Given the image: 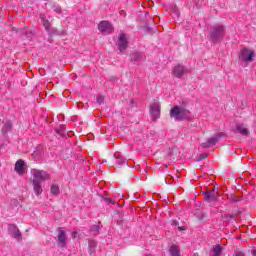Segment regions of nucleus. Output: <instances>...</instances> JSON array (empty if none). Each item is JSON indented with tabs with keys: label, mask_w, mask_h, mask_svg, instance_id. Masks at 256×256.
Returning <instances> with one entry per match:
<instances>
[{
	"label": "nucleus",
	"mask_w": 256,
	"mask_h": 256,
	"mask_svg": "<svg viewBox=\"0 0 256 256\" xmlns=\"http://www.w3.org/2000/svg\"><path fill=\"white\" fill-rule=\"evenodd\" d=\"M126 161L122 156H116V165L121 167V165H125Z\"/></svg>",
	"instance_id": "393cba45"
},
{
	"label": "nucleus",
	"mask_w": 256,
	"mask_h": 256,
	"mask_svg": "<svg viewBox=\"0 0 256 256\" xmlns=\"http://www.w3.org/2000/svg\"><path fill=\"white\" fill-rule=\"evenodd\" d=\"M149 29H150L149 26H147V25L144 26V30H145V31H149Z\"/></svg>",
	"instance_id": "4c0bfd02"
},
{
	"label": "nucleus",
	"mask_w": 256,
	"mask_h": 256,
	"mask_svg": "<svg viewBox=\"0 0 256 256\" xmlns=\"http://www.w3.org/2000/svg\"><path fill=\"white\" fill-rule=\"evenodd\" d=\"M99 231H101V226L99 225H93L90 228V233L91 235H94V237H96V235H99Z\"/></svg>",
	"instance_id": "b1692460"
},
{
	"label": "nucleus",
	"mask_w": 256,
	"mask_h": 256,
	"mask_svg": "<svg viewBox=\"0 0 256 256\" xmlns=\"http://www.w3.org/2000/svg\"><path fill=\"white\" fill-rule=\"evenodd\" d=\"M236 256H245V253L239 251V252H236Z\"/></svg>",
	"instance_id": "f704fd0d"
},
{
	"label": "nucleus",
	"mask_w": 256,
	"mask_h": 256,
	"mask_svg": "<svg viewBox=\"0 0 256 256\" xmlns=\"http://www.w3.org/2000/svg\"><path fill=\"white\" fill-rule=\"evenodd\" d=\"M207 37L211 43H221V41H223V37H225V26L217 25L211 27Z\"/></svg>",
	"instance_id": "f03ea898"
},
{
	"label": "nucleus",
	"mask_w": 256,
	"mask_h": 256,
	"mask_svg": "<svg viewBox=\"0 0 256 256\" xmlns=\"http://www.w3.org/2000/svg\"><path fill=\"white\" fill-rule=\"evenodd\" d=\"M239 59L243 63H253L255 61V51L245 47L240 51Z\"/></svg>",
	"instance_id": "20e7f679"
},
{
	"label": "nucleus",
	"mask_w": 256,
	"mask_h": 256,
	"mask_svg": "<svg viewBox=\"0 0 256 256\" xmlns=\"http://www.w3.org/2000/svg\"><path fill=\"white\" fill-rule=\"evenodd\" d=\"M170 179H173V177H170Z\"/></svg>",
	"instance_id": "c03bdc74"
},
{
	"label": "nucleus",
	"mask_w": 256,
	"mask_h": 256,
	"mask_svg": "<svg viewBox=\"0 0 256 256\" xmlns=\"http://www.w3.org/2000/svg\"><path fill=\"white\" fill-rule=\"evenodd\" d=\"M222 253L223 248L221 247V245L217 244L214 246L213 251L210 252V256H221Z\"/></svg>",
	"instance_id": "a211bd4d"
},
{
	"label": "nucleus",
	"mask_w": 256,
	"mask_h": 256,
	"mask_svg": "<svg viewBox=\"0 0 256 256\" xmlns=\"http://www.w3.org/2000/svg\"><path fill=\"white\" fill-rule=\"evenodd\" d=\"M224 136L225 134L222 132L215 134L213 137L209 138L206 143L203 144V147H213V145H217L219 139Z\"/></svg>",
	"instance_id": "9b49d317"
},
{
	"label": "nucleus",
	"mask_w": 256,
	"mask_h": 256,
	"mask_svg": "<svg viewBox=\"0 0 256 256\" xmlns=\"http://www.w3.org/2000/svg\"><path fill=\"white\" fill-rule=\"evenodd\" d=\"M31 173L33 175L32 181H36V183L49 180V174L44 170L32 169Z\"/></svg>",
	"instance_id": "423d86ee"
},
{
	"label": "nucleus",
	"mask_w": 256,
	"mask_h": 256,
	"mask_svg": "<svg viewBox=\"0 0 256 256\" xmlns=\"http://www.w3.org/2000/svg\"><path fill=\"white\" fill-rule=\"evenodd\" d=\"M98 105H103L105 98L103 96H98L96 99Z\"/></svg>",
	"instance_id": "c85d7f7f"
},
{
	"label": "nucleus",
	"mask_w": 256,
	"mask_h": 256,
	"mask_svg": "<svg viewBox=\"0 0 256 256\" xmlns=\"http://www.w3.org/2000/svg\"><path fill=\"white\" fill-rule=\"evenodd\" d=\"M193 256H199V253H195Z\"/></svg>",
	"instance_id": "79ce46f5"
},
{
	"label": "nucleus",
	"mask_w": 256,
	"mask_h": 256,
	"mask_svg": "<svg viewBox=\"0 0 256 256\" xmlns=\"http://www.w3.org/2000/svg\"><path fill=\"white\" fill-rule=\"evenodd\" d=\"M8 231H10V233L12 234V237L16 240V241H21V231L19 230V228L17 227V225L15 224H10L8 226Z\"/></svg>",
	"instance_id": "1a4fd4ad"
},
{
	"label": "nucleus",
	"mask_w": 256,
	"mask_h": 256,
	"mask_svg": "<svg viewBox=\"0 0 256 256\" xmlns=\"http://www.w3.org/2000/svg\"><path fill=\"white\" fill-rule=\"evenodd\" d=\"M81 105H83L81 102L78 103V107H81Z\"/></svg>",
	"instance_id": "a19ab883"
},
{
	"label": "nucleus",
	"mask_w": 256,
	"mask_h": 256,
	"mask_svg": "<svg viewBox=\"0 0 256 256\" xmlns=\"http://www.w3.org/2000/svg\"><path fill=\"white\" fill-rule=\"evenodd\" d=\"M195 216L197 217V219H199V221H203V219L205 218V215L203 214L202 211H197L195 213Z\"/></svg>",
	"instance_id": "bb28decb"
},
{
	"label": "nucleus",
	"mask_w": 256,
	"mask_h": 256,
	"mask_svg": "<svg viewBox=\"0 0 256 256\" xmlns=\"http://www.w3.org/2000/svg\"><path fill=\"white\" fill-rule=\"evenodd\" d=\"M252 256H256V249L252 250Z\"/></svg>",
	"instance_id": "58836bf2"
},
{
	"label": "nucleus",
	"mask_w": 256,
	"mask_h": 256,
	"mask_svg": "<svg viewBox=\"0 0 256 256\" xmlns=\"http://www.w3.org/2000/svg\"><path fill=\"white\" fill-rule=\"evenodd\" d=\"M98 31H100L102 35H110V33L115 31V28L113 27V24H111L109 21L102 20L98 24Z\"/></svg>",
	"instance_id": "39448f33"
},
{
	"label": "nucleus",
	"mask_w": 256,
	"mask_h": 256,
	"mask_svg": "<svg viewBox=\"0 0 256 256\" xmlns=\"http://www.w3.org/2000/svg\"><path fill=\"white\" fill-rule=\"evenodd\" d=\"M33 189L36 195H41L43 193V187H41V182H37V180L32 181Z\"/></svg>",
	"instance_id": "f3484780"
},
{
	"label": "nucleus",
	"mask_w": 256,
	"mask_h": 256,
	"mask_svg": "<svg viewBox=\"0 0 256 256\" xmlns=\"http://www.w3.org/2000/svg\"><path fill=\"white\" fill-rule=\"evenodd\" d=\"M169 251L172 256H181V250H179L177 245H171Z\"/></svg>",
	"instance_id": "aec40b11"
},
{
	"label": "nucleus",
	"mask_w": 256,
	"mask_h": 256,
	"mask_svg": "<svg viewBox=\"0 0 256 256\" xmlns=\"http://www.w3.org/2000/svg\"><path fill=\"white\" fill-rule=\"evenodd\" d=\"M15 171L19 175H23V173H25V161L22 159L18 160L15 164Z\"/></svg>",
	"instance_id": "2eb2a0df"
},
{
	"label": "nucleus",
	"mask_w": 256,
	"mask_h": 256,
	"mask_svg": "<svg viewBox=\"0 0 256 256\" xmlns=\"http://www.w3.org/2000/svg\"><path fill=\"white\" fill-rule=\"evenodd\" d=\"M228 201H230V203H239V201H241V196H235V194H228Z\"/></svg>",
	"instance_id": "5701e85b"
},
{
	"label": "nucleus",
	"mask_w": 256,
	"mask_h": 256,
	"mask_svg": "<svg viewBox=\"0 0 256 256\" xmlns=\"http://www.w3.org/2000/svg\"><path fill=\"white\" fill-rule=\"evenodd\" d=\"M58 243L60 247H66L67 246V233L61 228H58Z\"/></svg>",
	"instance_id": "f8f14e48"
},
{
	"label": "nucleus",
	"mask_w": 256,
	"mask_h": 256,
	"mask_svg": "<svg viewBox=\"0 0 256 256\" xmlns=\"http://www.w3.org/2000/svg\"><path fill=\"white\" fill-rule=\"evenodd\" d=\"M186 71H187V68H185V66L177 65L173 69V75L174 77L181 79V77L185 75Z\"/></svg>",
	"instance_id": "ddd939ff"
},
{
	"label": "nucleus",
	"mask_w": 256,
	"mask_h": 256,
	"mask_svg": "<svg viewBox=\"0 0 256 256\" xmlns=\"http://www.w3.org/2000/svg\"><path fill=\"white\" fill-rule=\"evenodd\" d=\"M41 23L49 37H61L63 35H67V32H65V30H59L55 27H52L51 22L45 19V17H41Z\"/></svg>",
	"instance_id": "7ed1b4c3"
},
{
	"label": "nucleus",
	"mask_w": 256,
	"mask_h": 256,
	"mask_svg": "<svg viewBox=\"0 0 256 256\" xmlns=\"http://www.w3.org/2000/svg\"><path fill=\"white\" fill-rule=\"evenodd\" d=\"M13 127V124H11V122L9 120H6L4 122V126L2 128V133L3 135H7L8 131H11V128Z\"/></svg>",
	"instance_id": "412c9836"
},
{
	"label": "nucleus",
	"mask_w": 256,
	"mask_h": 256,
	"mask_svg": "<svg viewBox=\"0 0 256 256\" xmlns=\"http://www.w3.org/2000/svg\"><path fill=\"white\" fill-rule=\"evenodd\" d=\"M145 256H151V254H146Z\"/></svg>",
	"instance_id": "37998d69"
},
{
	"label": "nucleus",
	"mask_w": 256,
	"mask_h": 256,
	"mask_svg": "<svg viewBox=\"0 0 256 256\" xmlns=\"http://www.w3.org/2000/svg\"><path fill=\"white\" fill-rule=\"evenodd\" d=\"M55 131L58 135H61V137H65V135H67L65 125H62V126H59L58 128H55Z\"/></svg>",
	"instance_id": "4be33fe9"
},
{
	"label": "nucleus",
	"mask_w": 256,
	"mask_h": 256,
	"mask_svg": "<svg viewBox=\"0 0 256 256\" xmlns=\"http://www.w3.org/2000/svg\"><path fill=\"white\" fill-rule=\"evenodd\" d=\"M235 131L240 135H243L244 137H248L249 135V129L247 128V126H245V124H236Z\"/></svg>",
	"instance_id": "4468645a"
},
{
	"label": "nucleus",
	"mask_w": 256,
	"mask_h": 256,
	"mask_svg": "<svg viewBox=\"0 0 256 256\" xmlns=\"http://www.w3.org/2000/svg\"><path fill=\"white\" fill-rule=\"evenodd\" d=\"M131 59L135 63H139L140 61H143V54L141 52H133L131 54Z\"/></svg>",
	"instance_id": "6ab92c4d"
},
{
	"label": "nucleus",
	"mask_w": 256,
	"mask_h": 256,
	"mask_svg": "<svg viewBox=\"0 0 256 256\" xmlns=\"http://www.w3.org/2000/svg\"><path fill=\"white\" fill-rule=\"evenodd\" d=\"M191 111L187 109V101H183L182 104L173 106L170 110V117L175 119V121H185L189 119Z\"/></svg>",
	"instance_id": "f257e3e1"
},
{
	"label": "nucleus",
	"mask_w": 256,
	"mask_h": 256,
	"mask_svg": "<svg viewBox=\"0 0 256 256\" xmlns=\"http://www.w3.org/2000/svg\"><path fill=\"white\" fill-rule=\"evenodd\" d=\"M55 13H61V6H57L54 8Z\"/></svg>",
	"instance_id": "473e14b6"
},
{
	"label": "nucleus",
	"mask_w": 256,
	"mask_h": 256,
	"mask_svg": "<svg viewBox=\"0 0 256 256\" xmlns=\"http://www.w3.org/2000/svg\"><path fill=\"white\" fill-rule=\"evenodd\" d=\"M172 225H174L175 227H177V225H179V222L177 220H173L172 221Z\"/></svg>",
	"instance_id": "72a5a7b5"
},
{
	"label": "nucleus",
	"mask_w": 256,
	"mask_h": 256,
	"mask_svg": "<svg viewBox=\"0 0 256 256\" xmlns=\"http://www.w3.org/2000/svg\"><path fill=\"white\" fill-rule=\"evenodd\" d=\"M150 115L153 117V119L156 121V119H159L161 117V104L154 102L150 105Z\"/></svg>",
	"instance_id": "6e6552de"
},
{
	"label": "nucleus",
	"mask_w": 256,
	"mask_h": 256,
	"mask_svg": "<svg viewBox=\"0 0 256 256\" xmlns=\"http://www.w3.org/2000/svg\"><path fill=\"white\" fill-rule=\"evenodd\" d=\"M204 195V201H207V203H213V201H217V195L219 191L213 187L211 190H206L202 192Z\"/></svg>",
	"instance_id": "0eeeda50"
},
{
	"label": "nucleus",
	"mask_w": 256,
	"mask_h": 256,
	"mask_svg": "<svg viewBox=\"0 0 256 256\" xmlns=\"http://www.w3.org/2000/svg\"><path fill=\"white\" fill-rule=\"evenodd\" d=\"M77 237H79V232L77 231L72 232V238L77 239Z\"/></svg>",
	"instance_id": "7c9ffc66"
},
{
	"label": "nucleus",
	"mask_w": 256,
	"mask_h": 256,
	"mask_svg": "<svg viewBox=\"0 0 256 256\" xmlns=\"http://www.w3.org/2000/svg\"><path fill=\"white\" fill-rule=\"evenodd\" d=\"M174 13L177 17H179V11L175 10Z\"/></svg>",
	"instance_id": "ea45409f"
},
{
	"label": "nucleus",
	"mask_w": 256,
	"mask_h": 256,
	"mask_svg": "<svg viewBox=\"0 0 256 256\" xmlns=\"http://www.w3.org/2000/svg\"><path fill=\"white\" fill-rule=\"evenodd\" d=\"M179 231H185V226L179 227Z\"/></svg>",
	"instance_id": "e433bc0d"
},
{
	"label": "nucleus",
	"mask_w": 256,
	"mask_h": 256,
	"mask_svg": "<svg viewBox=\"0 0 256 256\" xmlns=\"http://www.w3.org/2000/svg\"><path fill=\"white\" fill-rule=\"evenodd\" d=\"M97 249V241L89 240L88 242V251L90 256H95V251Z\"/></svg>",
	"instance_id": "dca6fc26"
},
{
	"label": "nucleus",
	"mask_w": 256,
	"mask_h": 256,
	"mask_svg": "<svg viewBox=\"0 0 256 256\" xmlns=\"http://www.w3.org/2000/svg\"><path fill=\"white\" fill-rule=\"evenodd\" d=\"M128 47H129V42L127 41V36L125 34H120L118 38V50L120 52H123Z\"/></svg>",
	"instance_id": "9d476101"
},
{
	"label": "nucleus",
	"mask_w": 256,
	"mask_h": 256,
	"mask_svg": "<svg viewBox=\"0 0 256 256\" xmlns=\"http://www.w3.org/2000/svg\"><path fill=\"white\" fill-rule=\"evenodd\" d=\"M164 181H165L166 185H171V184H172L171 180H169V181L167 182V178H164Z\"/></svg>",
	"instance_id": "c9c22d12"
},
{
	"label": "nucleus",
	"mask_w": 256,
	"mask_h": 256,
	"mask_svg": "<svg viewBox=\"0 0 256 256\" xmlns=\"http://www.w3.org/2000/svg\"><path fill=\"white\" fill-rule=\"evenodd\" d=\"M51 193L52 195H59V186L56 184H53L51 186Z\"/></svg>",
	"instance_id": "a878e982"
},
{
	"label": "nucleus",
	"mask_w": 256,
	"mask_h": 256,
	"mask_svg": "<svg viewBox=\"0 0 256 256\" xmlns=\"http://www.w3.org/2000/svg\"><path fill=\"white\" fill-rule=\"evenodd\" d=\"M227 221H231V219H235V215L230 214L226 216Z\"/></svg>",
	"instance_id": "2f4dec72"
},
{
	"label": "nucleus",
	"mask_w": 256,
	"mask_h": 256,
	"mask_svg": "<svg viewBox=\"0 0 256 256\" xmlns=\"http://www.w3.org/2000/svg\"><path fill=\"white\" fill-rule=\"evenodd\" d=\"M104 201L108 203V205H115V200L109 198V197H103Z\"/></svg>",
	"instance_id": "cd10ccee"
},
{
	"label": "nucleus",
	"mask_w": 256,
	"mask_h": 256,
	"mask_svg": "<svg viewBox=\"0 0 256 256\" xmlns=\"http://www.w3.org/2000/svg\"><path fill=\"white\" fill-rule=\"evenodd\" d=\"M203 159H207V154L206 153H202L200 154L198 161H203Z\"/></svg>",
	"instance_id": "c756f323"
}]
</instances>
